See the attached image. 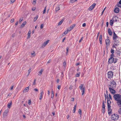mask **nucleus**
Returning <instances> with one entry per match:
<instances>
[{
    "label": "nucleus",
    "mask_w": 121,
    "mask_h": 121,
    "mask_svg": "<svg viewBox=\"0 0 121 121\" xmlns=\"http://www.w3.org/2000/svg\"><path fill=\"white\" fill-rule=\"evenodd\" d=\"M113 39L115 44L116 45H118L119 43V38L116 34L114 31L113 32Z\"/></svg>",
    "instance_id": "nucleus-1"
},
{
    "label": "nucleus",
    "mask_w": 121,
    "mask_h": 121,
    "mask_svg": "<svg viewBox=\"0 0 121 121\" xmlns=\"http://www.w3.org/2000/svg\"><path fill=\"white\" fill-rule=\"evenodd\" d=\"M113 97L115 100L117 101L121 99V95L118 94H115L114 95Z\"/></svg>",
    "instance_id": "nucleus-2"
},
{
    "label": "nucleus",
    "mask_w": 121,
    "mask_h": 121,
    "mask_svg": "<svg viewBox=\"0 0 121 121\" xmlns=\"http://www.w3.org/2000/svg\"><path fill=\"white\" fill-rule=\"evenodd\" d=\"M117 60V59L116 58H110L108 60V62L109 63L111 64L112 63H116Z\"/></svg>",
    "instance_id": "nucleus-3"
},
{
    "label": "nucleus",
    "mask_w": 121,
    "mask_h": 121,
    "mask_svg": "<svg viewBox=\"0 0 121 121\" xmlns=\"http://www.w3.org/2000/svg\"><path fill=\"white\" fill-rule=\"evenodd\" d=\"M116 80H113L111 82V85H110L109 86L112 87L113 88H115L116 85Z\"/></svg>",
    "instance_id": "nucleus-4"
},
{
    "label": "nucleus",
    "mask_w": 121,
    "mask_h": 121,
    "mask_svg": "<svg viewBox=\"0 0 121 121\" xmlns=\"http://www.w3.org/2000/svg\"><path fill=\"white\" fill-rule=\"evenodd\" d=\"M111 117L112 120H116L118 119V117L117 114H116L112 115Z\"/></svg>",
    "instance_id": "nucleus-5"
},
{
    "label": "nucleus",
    "mask_w": 121,
    "mask_h": 121,
    "mask_svg": "<svg viewBox=\"0 0 121 121\" xmlns=\"http://www.w3.org/2000/svg\"><path fill=\"white\" fill-rule=\"evenodd\" d=\"M108 78L111 79L112 78L113 76V73L112 71L108 72Z\"/></svg>",
    "instance_id": "nucleus-6"
},
{
    "label": "nucleus",
    "mask_w": 121,
    "mask_h": 121,
    "mask_svg": "<svg viewBox=\"0 0 121 121\" xmlns=\"http://www.w3.org/2000/svg\"><path fill=\"white\" fill-rule=\"evenodd\" d=\"M114 88H113L112 87L110 86L109 87V89L111 93L113 94H114L116 92L114 90Z\"/></svg>",
    "instance_id": "nucleus-7"
},
{
    "label": "nucleus",
    "mask_w": 121,
    "mask_h": 121,
    "mask_svg": "<svg viewBox=\"0 0 121 121\" xmlns=\"http://www.w3.org/2000/svg\"><path fill=\"white\" fill-rule=\"evenodd\" d=\"M105 43L106 47H108L110 44V40L108 39H105Z\"/></svg>",
    "instance_id": "nucleus-8"
},
{
    "label": "nucleus",
    "mask_w": 121,
    "mask_h": 121,
    "mask_svg": "<svg viewBox=\"0 0 121 121\" xmlns=\"http://www.w3.org/2000/svg\"><path fill=\"white\" fill-rule=\"evenodd\" d=\"M9 110L8 109H6L5 111L4 112L3 115L4 117L7 116L8 115V113L9 112Z\"/></svg>",
    "instance_id": "nucleus-9"
},
{
    "label": "nucleus",
    "mask_w": 121,
    "mask_h": 121,
    "mask_svg": "<svg viewBox=\"0 0 121 121\" xmlns=\"http://www.w3.org/2000/svg\"><path fill=\"white\" fill-rule=\"evenodd\" d=\"M96 4L95 3L91 5L89 8L88 9L89 10L91 11L95 7Z\"/></svg>",
    "instance_id": "nucleus-10"
},
{
    "label": "nucleus",
    "mask_w": 121,
    "mask_h": 121,
    "mask_svg": "<svg viewBox=\"0 0 121 121\" xmlns=\"http://www.w3.org/2000/svg\"><path fill=\"white\" fill-rule=\"evenodd\" d=\"M115 53L118 56H120V55L121 51L120 50H116Z\"/></svg>",
    "instance_id": "nucleus-11"
},
{
    "label": "nucleus",
    "mask_w": 121,
    "mask_h": 121,
    "mask_svg": "<svg viewBox=\"0 0 121 121\" xmlns=\"http://www.w3.org/2000/svg\"><path fill=\"white\" fill-rule=\"evenodd\" d=\"M117 104L119 107H121V99L117 101Z\"/></svg>",
    "instance_id": "nucleus-12"
},
{
    "label": "nucleus",
    "mask_w": 121,
    "mask_h": 121,
    "mask_svg": "<svg viewBox=\"0 0 121 121\" xmlns=\"http://www.w3.org/2000/svg\"><path fill=\"white\" fill-rule=\"evenodd\" d=\"M119 8H115L114 10V12L116 13H119Z\"/></svg>",
    "instance_id": "nucleus-13"
},
{
    "label": "nucleus",
    "mask_w": 121,
    "mask_h": 121,
    "mask_svg": "<svg viewBox=\"0 0 121 121\" xmlns=\"http://www.w3.org/2000/svg\"><path fill=\"white\" fill-rule=\"evenodd\" d=\"M49 40H48L46 42L43 43L42 46V47H44L45 46L48 44L49 42Z\"/></svg>",
    "instance_id": "nucleus-14"
},
{
    "label": "nucleus",
    "mask_w": 121,
    "mask_h": 121,
    "mask_svg": "<svg viewBox=\"0 0 121 121\" xmlns=\"http://www.w3.org/2000/svg\"><path fill=\"white\" fill-rule=\"evenodd\" d=\"M117 16H115L113 17L112 20L114 22H116L117 21Z\"/></svg>",
    "instance_id": "nucleus-15"
},
{
    "label": "nucleus",
    "mask_w": 121,
    "mask_h": 121,
    "mask_svg": "<svg viewBox=\"0 0 121 121\" xmlns=\"http://www.w3.org/2000/svg\"><path fill=\"white\" fill-rule=\"evenodd\" d=\"M44 94V93L43 91H42L40 93V97L39 98V99L40 100L41 99L42 97H43V95Z\"/></svg>",
    "instance_id": "nucleus-16"
},
{
    "label": "nucleus",
    "mask_w": 121,
    "mask_h": 121,
    "mask_svg": "<svg viewBox=\"0 0 121 121\" xmlns=\"http://www.w3.org/2000/svg\"><path fill=\"white\" fill-rule=\"evenodd\" d=\"M29 90V87H27L25 88L23 91V92H26L28 91Z\"/></svg>",
    "instance_id": "nucleus-17"
},
{
    "label": "nucleus",
    "mask_w": 121,
    "mask_h": 121,
    "mask_svg": "<svg viewBox=\"0 0 121 121\" xmlns=\"http://www.w3.org/2000/svg\"><path fill=\"white\" fill-rule=\"evenodd\" d=\"M108 33L109 35H112V32L111 31L110 29L108 28Z\"/></svg>",
    "instance_id": "nucleus-18"
},
{
    "label": "nucleus",
    "mask_w": 121,
    "mask_h": 121,
    "mask_svg": "<svg viewBox=\"0 0 121 121\" xmlns=\"http://www.w3.org/2000/svg\"><path fill=\"white\" fill-rule=\"evenodd\" d=\"M12 104V101H11L10 102H9L7 105V107L8 108H10Z\"/></svg>",
    "instance_id": "nucleus-19"
},
{
    "label": "nucleus",
    "mask_w": 121,
    "mask_h": 121,
    "mask_svg": "<svg viewBox=\"0 0 121 121\" xmlns=\"http://www.w3.org/2000/svg\"><path fill=\"white\" fill-rule=\"evenodd\" d=\"M31 33V31L30 30L29 31L28 33V37L27 39H29L30 37V35Z\"/></svg>",
    "instance_id": "nucleus-20"
},
{
    "label": "nucleus",
    "mask_w": 121,
    "mask_h": 121,
    "mask_svg": "<svg viewBox=\"0 0 121 121\" xmlns=\"http://www.w3.org/2000/svg\"><path fill=\"white\" fill-rule=\"evenodd\" d=\"M26 24V22H24L21 25V27H23Z\"/></svg>",
    "instance_id": "nucleus-21"
},
{
    "label": "nucleus",
    "mask_w": 121,
    "mask_h": 121,
    "mask_svg": "<svg viewBox=\"0 0 121 121\" xmlns=\"http://www.w3.org/2000/svg\"><path fill=\"white\" fill-rule=\"evenodd\" d=\"M80 73H81L80 72L77 73L75 75V77H79L80 76Z\"/></svg>",
    "instance_id": "nucleus-22"
},
{
    "label": "nucleus",
    "mask_w": 121,
    "mask_h": 121,
    "mask_svg": "<svg viewBox=\"0 0 121 121\" xmlns=\"http://www.w3.org/2000/svg\"><path fill=\"white\" fill-rule=\"evenodd\" d=\"M108 114H109L112 113V110L111 108H108Z\"/></svg>",
    "instance_id": "nucleus-23"
},
{
    "label": "nucleus",
    "mask_w": 121,
    "mask_h": 121,
    "mask_svg": "<svg viewBox=\"0 0 121 121\" xmlns=\"http://www.w3.org/2000/svg\"><path fill=\"white\" fill-rule=\"evenodd\" d=\"M54 96V92H53V90L52 89V94L51 97L52 98H53Z\"/></svg>",
    "instance_id": "nucleus-24"
},
{
    "label": "nucleus",
    "mask_w": 121,
    "mask_h": 121,
    "mask_svg": "<svg viewBox=\"0 0 121 121\" xmlns=\"http://www.w3.org/2000/svg\"><path fill=\"white\" fill-rule=\"evenodd\" d=\"M82 90V95H83L84 94V91H85V87H84L81 90Z\"/></svg>",
    "instance_id": "nucleus-25"
},
{
    "label": "nucleus",
    "mask_w": 121,
    "mask_h": 121,
    "mask_svg": "<svg viewBox=\"0 0 121 121\" xmlns=\"http://www.w3.org/2000/svg\"><path fill=\"white\" fill-rule=\"evenodd\" d=\"M76 105H75L74 106V108H73V112L74 113H75V110H76Z\"/></svg>",
    "instance_id": "nucleus-26"
},
{
    "label": "nucleus",
    "mask_w": 121,
    "mask_h": 121,
    "mask_svg": "<svg viewBox=\"0 0 121 121\" xmlns=\"http://www.w3.org/2000/svg\"><path fill=\"white\" fill-rule=\"evenodd\" d=\"M43 71V69H41V70L39 72L38 75H41Z\"/></svg>",
    "instance_id": "nucleus-27"
},
{
    "label": "nucleus",
    "mask_w": 121,
    "mask_h": 121,
    "mask_svg": "<svg viewBox=\"0 0 121 121\" xmlns=\"http://www.w3.org/2000/svg\"><path fill=\"white\" fill-rule=\"evenodd\" d=\"M107 98H108L107 101V104H110L111 103V101L109 99H109L108 97H107Z\"/></svg>",
    "instance_id": "nucleus-28"
},
{
    "label": "nucleus",
    "mask_w": 121,
    "mask_h": 121,
    "mask_svg": "<svg viewBox=\"0 0 121 121\" xmlns=\"http://www.w3.org/2000/svg\"><path fill=\"white\" fill-rule=\"evenodd\" d=\"M113 21L112 20H111L110 22V24L111 26H112L113 24Z\"/></svg>",
    "instance_id": "nucleus-29"
},
{
    "label": "nucleus",
    "mask_w": 121,
    "mask_h": 121,
    "mask_svg": "<svg viewBox=\"0 0 121 121\" xmlns=\"http://www.w3.org/2000/svg\"><path fill=\"white\" fill-rule=\"evenodd\" d=\"M83 85L82 84H81L79 86V88L80 90H82V89L83 87Z\"/></svg>",
    "instance_id": "nucleus-30"
},
{
    "label": "nucleus",
    "mask_w": 121,
    "mask_h": 121,
    "mask_svg": "<svg viewBox=\"0 0 121 121\" xmlns=\"http://www.w3.org/2000/svg\"><path fill=\"white\" fill-rule=\"evenodd\" d=\"M71 30L72 28H71V27H69L67 28V30L68 32L70 31Z\"/></svg>",
    "instance_id": "nucleus-31"
},
{
    "label": "nucleus",
    "mask_w": 121,
    "mask_h": 121,
    "mask_svg": "<svg viewBox=\"0 0 121 121\" xmlns=\"http://www.w3.org/2000/svg\"><path fill=\"white\" fill-rule=\"evenodd\" d=\"M38 17V15H37L36 17H35L34 19V22H35L36 20L37 19Z\"/></svg>",
    "instance_id": "nucleus-32"
},
{
    "label": "nucleus",
    "mask_w": 121,
    "mask_h": 121,
    "mask_svg": "<svg viewBox=\"0 0 121 121\" xmlns=\"http://www.w3.org/2000/svg\"><path fill=\"white\" fill-rule=\"evenodd\" d=\"M105 111V108H102V112L103 113H104Z\"/></svg>",
    "instance_id": "nucleus-33"
},
{
    "label": "nucleus",
    "mask_w": 121,
    "mask_h": 121,
    "mask_svg": "<svg viewBox=\"0 0 121 121\" xmlns=\"http://www.w3.org/2000/svg\"><path fill=\"white\" fill-rule=\"evenodd\" d=\"M46 6L44 8V9L43 11V13L44 14L46 12Z\"/></svg>",
    "instance_id": "nucleus-34"
},
{
    "label": "nucleus",
    "mask_w": 121,
    "mask_h": 121,
    "mask_svg": "<svg viewBox=\"0 0 121 121\" xmlns=\"http://www.w3.org/2000/svg\"><path fill=\"white\" fill-rule=\"evenodd\" d=\"M78 112L79 114L81 115L82 114V111L80 109H78Z\"/></svg>",
    "instance_id": "nucleus-35"
},
{
    "label": "nucleus",
    "mask_w": 121,
    "mask_h": 121,
    "mask_svg": "<svg viewBox=\"0 0 121 121\" xmlns=\"http://www.w3.org/2000/svg\"><path fill=\"white\" fill-rule=\"evenodd\" d=\"M102 35H100L99 36V41H102Z\"/></svg>",
    "instance_id": "nucleus-36"
},
{
    "label": "nucleus",
    "mask_w": 121,
    "mask_h": 121,
    "mask_svg": "<svg viewBox=\"0 0 121 121\" xmlns=\"http://www.w3.org/2000/svg\"><path fill=\"white\" fill-rule=\"evenodd\" d=\"M111 52L112 54H113L114 52V50L112 49H111Z\"/></svg>",
    "instance_id": "nucleus-37"
},
{
    "label": "nucleus",
    "mask_w": 121,
    "mask_h": 121,
    "mask_svg": "<svg viewBox=\"0 0 121 121\" xmlns=\"http://www.w3.org/2000/svg\"><path fill=\"white\" fill-rule=\"evenodd\" d=\"M28 71V76L29 74L30 73L31 71V68H30L29 69Z\"/></svg>",
    "instance_id": "nucleus-38"
},
{
    "label": "nucleus",
    "mask_w": 121,
    "mask_h": 121,
    "mask_svg": "<svg viewBox=\"0 0 121 121\" xmlns=\"http://www.w3.org/2000/svg\"><path fill=\"white\" fill-rule=\"evenodd\" d=\"M77 0H70V2L72 3H73L77 1Z\"/></svg>",
    "instance_id": "nucleus-39"
},
{
    "label": "nucleus",
    "mask_w": 121,
    "mask_h": 121,
    "mask_svg": "<svg viewBox=\"0 0 121 121\" xmlns=\"http://www.w3.org/2000/svg\"><path fill=\"white\" fill-rule=\"evenodd\" d=\"M63 22V21L62 20L60 22L58 23V25L59 26Z\"/></svg>",
    "instance_id": "nucleus-40"
},
{
    "label": "nucleus",
    "mask_w": 121,
    "mask_h": 121,
    "mask_svg": "<svg viewBox=\"0 0 121 121\" xmlns=\"http://www.w3.org/2000/svg\"><path fill=\"white\" fill-rule=\"evenodd\" d=\"M60 10L59 7H57L55 9V10L56 11H57Z\"/></svg>",
    "instance_id": "nucleus-41"
},
{
    "label": "nucleus",
    "mask_w": 121,
    "mask_h": 121,
    "mask_svg": "<svg viewBox=\"0 0 121 121\" xmlns=\"http://www.w3.org/2000/svg\"><path fill=\"white\" fill-rule=\"evenodd\" d=\"M118 112L119 114H121V107L119 109Z\"/></svg>",
    "instance_id": "nucleus-42"
},
{
    "label": "nucleus",
    "mask_w": 121,
    "mask_h": 121,
    "mask_svg": "<svg viewBox=\"0 0 121 121\" xmlns=\"http://www.w3.org/2000/svg\"><path fill=\"white\" fill-rule=\"evenodd\" d=\"M109 97V99H110L111 100H112V99L111 96V95L109 94L108 95Z\"/></svg>",
    "instance_id": "nucleus-43"
},
{
    "label": "nucleus",
    "mask_w": 121,
    "mask_h": 121,
    "mask_svg": "<svg viewBox=\"0 0 121 121\" xmlns=\"http://www.w3.org/2000/svg\"><path fill=\"white\" fill-rule=\"evenodd\" d=\"M36 81V79H35L34 80V82L33 83V85H35V84H36V82H35Z\"/></svg>",
    "instance_id": "nucleus-44"
},
{
    "label": "nucleus",
    "mask_w": 121,
    "mask_h": 121,
    "mask_svg": "<svg viewBox=\"0 0 121 121\" xmlns=\"http://www.w3.org/2000/svg\"><path fill=\"white\" fill-rule=\"evenodd\" d=\"M36 0H33V4H35L36 3Z\"/></svg>",
    "instance_id": "nucleus-45"
},
{
    "label": "nucleus",
    "mask_w": 121,
    "mask_h": 121,
    "mask_svg": "<svg viewBox=\"0 0 121 121\" xmlns=\"http://www.w3.org/2000/svg\"><path fill=\"white\" fill-rule=\"evenodd\" d=\"M83 39V37H82L81 39L79 40V42H80L82 41Z\"/></svg>",
    "instance_id": "nucleus-46"
},
{
    "label": "nucleus",
    "mask_w": 121,
    "mask_h": 121,
    "mask_svg": "<svg viewBox=\"0 0 121 121\" xmlns=\"http://www.w3.org/2000/svg\"><path fill=\"white\" fill-rule=\"evenodd\" d=\"M114 56V54H112L110 56L111 57L110 58H114L113 57V56Z\"/></svg>",
    "instance_id": "nucleus-47"
},
{
    "label": "nucleus",
    "mask_w": 121,
    "mask_h": 121,
    "mask_svg": "<svg viewBox=\"0 0 121 121\" xmlns=\"http://www.w3.org/2000/svg\"><path fill=\"white\" fill-rule=\"evenodd\" d=\"M117 45H115V43H114V44L112 46V47L113 48H116V46H117Z\"/></svg>",
    "instance_id": "nucleus-48"
},
{
    "label": "nucleus",
    "mask_w": 121,
    "mask_h": 121,
    "mask_svg": "<svg viewBox=\"0 0 121 121\" xmlns=\"http://www.w3.org/2000/svg\"><path fill=\"white\" fill-rule=\"evenodd\" d=\"M75 25H73L72 26H70L69 27H71V28H72V29H73V28L75 26Z\"/></svg>",
    "instance_id": "nucleus-49"
},
{
    "label": "nucleus",
    "mask_w": 121,
    "mask_h": 121,
    "mask_svg": "<svg viewBox=\"0 0 121 121\" xmlns=\"http://www.w3.org/2000/svg\"><path fill=\"white\" fill-rule=\"evenodd\" d=\"M68 32V31L67 30L66 31H65L64 33L63 34H64L65 35H66L67 34V33Z\"/></svg>",
    "instance_id": "nucleus-50"
},
{
    "label": "nucleus",
    "mask_w": 121,
    "mask_h": 121,
    "mask_svg": "<svg viewBox=\"0 0 121 121\" xmlns=\"http://www.w3.org/2000/svg\"><path fill=\"white\" fill-rule=\"evenodd\" d=\"M105 105L104 104V102L103 103V105H102V108H105Z\"/></svg>",
    "instance_id": "nucleus-51"
},
{
    "label": "nucleus",
    "mask_w": 121,
    "mask_h": 121,
    "mask_svg": "<svg viewBox=\"0 0 121 121\" xmlns=\"http://www.w3.org/2000/svg\"><path fill=\"white\" fill-rule=\"evenodd\" d=\"M111 106L110 104H108V108H110Z\"/></svg>",
    "instance_id": "nucleus-52"
},
{
    "label": "nucleus",
    "mask_w": 121,
    "mask_h": 121,
    "mask_svg": "<svg viewBox=\"0 0 121 121\" xmlns=\"http://www.w3.org/2000/svg\"><path fill=\"white\" fill-rule=\"evenodd\" d=\"M61 88V86L60 85H58L57 86V88L59 89V90H60Z\"/></svg>",
    "instance_id": "nucleus-53"
},
{
    "label": "nucleus",
    "mask_w": 121,
    "mask_h": 121,
    "mask_svg": "<svg viewBox=\"0 0 121 121\" xmlns=\"http://www.w3.org/2000/svg\"><path fill=\"white\" fill-rule=\"evenodd\" d=\"M63 64L64 66V67L65 66H66V62H64L63 63Z\"/></svg>",
    "instance_id": "nucleus-54"
},
{
    "label": "nucleus",
    "mask_w": 121,
    "mask_h": 121,
    "mask_svg": "<svg viewBox=\"0 0 121 121\" xmlns=\"http://www.w3.org/2000/svg\"><path fill=\"white\" fill-rule=\"evenodd\" d=\"M13 86H11V87L10 88V90H12L13 89Z\"/></svg>",
    "instance_id": "nucleus-55"
},
{
    "label": "nucleus",
    "mask_w": 121,
    "mask_h": 121,
    "mask_svg": "<svg viewBox=\"0 0 121 121\" xmlns=\"http://www.w3.org/2000/svg\"><path fill=\"white\" fill-rule=\"evenodd\" d=\"M23 18H21L19 20V22H21L23 20Z\"/></svg>",
    "instance_id": "nucleus-56"
},
{
    "label": "nucleus",
    "mask_w": 121,
    "mask_h": 121,
    "mask_svg": "<svg viewBox=\"0 0 121 121\" xmlns=\"http://www.w3.org/2000/svg\"><path fill=\"white\" fill-rule=\"evenodd\" d=\"M86 23H84L82 24V26L83 27H85L86 26Z\"/></svg>",
    "instance_id": "nucleus-57"
},
{
    "label": "nucleus",
    "mask_w": 121,
    "mask_h": 121,
    "mask_svg": "<svg viewBox=\"0 0 121 121\" xmlns=\"http://www.w3.org/2000/svg\"><path fill=\"white\" fill-rule=\"evenodd\" d=\"M14 19H12L10 20V22H13L14 21Z\"/></svg>",
    "instance_id": "nucleus-58"
},
{
    "label": "nucleus",
    "mask_w": 121,
    "mask_h": 121,
    "mask_svg": "<svg viewBox=\"0 0 121 121\" xmlns=\"http://www.w3.org/2000/svg\"><path fill=\"white\" fill-rule=\"evenodd\" d=\"M31 103V101L30 100H29L28 102V104H30Z\"/></svg>",
    "instance_id": "nucleus-59"
},
{
    "label": "nucleus",
    "mask_w": 121,
    "mask_h": 121,
    "mask_svg": "<svg viewBox=\"0 0 121 121\" xmlns=\"http://www.w3.org/2000/svg\"><path fill=\"white\" fill-rule=\"evenodd\" d=\"M40 27V28L41 29H42L43 28V24H42L41 25Z\"/></svg>",
    "instance_id": "nucleus-60"
},
{
    "label": "nucleus",
    "mask_w": 121,
    "mask_h": 121,
    "mask_svg": "<svg viewBox=\"0 0 121 121\" xmlns=\"http://www.w3.org/2000/svg\"><path fill=\"white\" fill-rule=\"evenodd\" d=\"M34 90L36 91H38V89L37 88H35L34 89Z\"/></svg>",
    "instance_id": "nucleus-61"
},
{
    "label": "nucleus",
    "mask_w": 121,
    "mask_h": 121,
    "mask_svg": "<svg viewBox=\"0 0 121 121\" xmlns=\"http://www.w3.org/2000/svg\"><path fill=\"white\" fill-rule=\"evenodd\" d=\"M50 91L49 90H48V96L49 95H50Z\"/></svg>",
    "instance_id": "nucleus-62"
},
{
    "label": "nucleus",
    "mask_w": 121,
    "mask_h": 121,
    "mask_svg": "<svg viewBox=\"0 0 121 121\" xmlns=\"http://www.w3.org/2000/svg\"><path fill=\"white\" fill-rule=\"evenodd\" d=\"M32 10L33 11H34L35 9V7H33L32 8Z\"/></svg>",
    "instance_id": "nucleus-63"
},
{
    "label": "nucleus",
    "mask_w": 121,
    "mask_h": 121,
    "mask_svg": "<svg viewBox=\"0 0 121 121\" xmlns=\"http://www.w3.org/2000/svg\"><path fill=\"white\" fill-rule=\"evenodd\" d=\"M15 0H11V2L13 3Z\"/></svg>",
    "instance_id": "nucleus-64"
}]
</instances>
